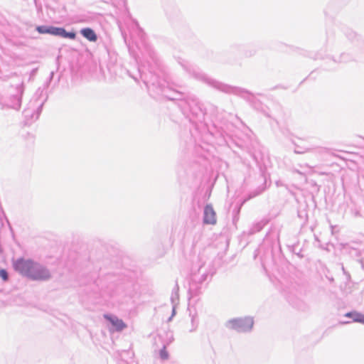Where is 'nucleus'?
<instances>
[{"label": "nucleus", "instance_id": "1", "mask_svg": "<svg viewBox=\"0 0 364 364\" xmlns=\"http://www.w3.org/2000/svg\"><path fill=\"white\" fill-rule=\"evenodd\" d=\"M14 269L32 281H48L51 278L49 269L31 259L19 257L13 260Z\"/></svg>", "mask_w": 364, "mask_h": 364}, {"label": "nucleus", "instance_id": "2", "mask_svg": "<svg viewBox=\"0 0 364 364\" xmlns=\"http://www.w3.org/2000/svg\"><path fill=\"white\" fill-rule=\"evenodd\" d=\"M23 82L17 85L14 92H11L9 96L2 98L1 101L2 109H13L18 110L21 106V97L23 93Z\"/></svg>", "mask_w": 364, "mask_h": 364}, {"label": "nucleus", "instance_id": "3", "mask_svg": "<svg viewBox=\"0 0 364 364\" xmlns=\"http://www.w3.org/2000/svg\"><path fill=\"white\" fill-rule=\"evenodd\" d=\"M254 319L252 316L239 317L229 319L225 327L238 333H248L252 330Z\"/></svg>", "mask_w": 364, "mask_h": 364}, {"label": "nucleus", "instance_id": "4", "mask_svg": "<svg viewBox=\"0 0 364 364\" xmlns=\"http://www.w3.org/2000/svg\"><path fill=\"white\" fill-rule=\"evenodd\" d=\"M36 31L41 34H50L70 39H75L76 36L75 32H67L63 28L52 26H38L36 27Z\"/></svg>", "mask_w": 364, "mask_h": 364}, {"label": "nucleus", "instance_id": "5", "mask_svg": "<svg viewBox=\"0 0 364 364\" xmlns=\"http://www.w3.org/2000/svg\"><path fill=\"white\" fill-rule=\"evenodd\" d=\"M281 284H282V291H283V294L284 295V296L286 297L287 301L292 306L294 305V298L291 296V295L294 296V290H295V287H294V284L292 282H291L290 283L289 282L288 280H287L286 279H284L282 282H281Z\"/></svg>", "mask_w": 364, "mask_h": 364}, {"label": "nucleus", "instance_id": "6", "mask_svg": "<svg viewBox=\"0 0 364 364\" xmlns=\"http://www.w3.org/2000/svg\"><path fill=\"white\" fill-rule=\"evenodd\" d=\"M203 223L205 225H215L217 223L216 213L211 204H207L203 208Z\"/></svg>", "mask_w": 364, "mask_h": 364}, {"label": "nucleus", "instance_id": "7", "mask_svg": "<svg viewBox=\"0 0 364 364\" xmlns=\"http://www.w3.org/2000/svg\"><path fill=\"white\" fill-rule=\"evenodd\" d=\"M197 279V277L191 276L188 288L189 299H193L201 294L202 284Z\"/></svg>", "mask_w": 364, "mask_h": 364}, {"label": "nucleus", "instance_id": "8", "mask_svg": "<svg viewBox=\"0 0 364 364\" xmlns=\"http://www.w3.org/2000/svg\"><path fill=\"white\" fill-rule=\"evenodd\" d=\"M257 166L259 169L262 177L264 179V183H267V180L269 179V168L271 167V161H255Z\"/></svg>", "mask_w": 364, "mask_h": 364}, {"label": "nucleus", "instance_id": "9", "mask_svg": "<svg viewBox=\"0 0 364 364\" xmlns=\"http://www.w3.org/2000/svg\"><path fill=\"white\" fill-rule=\"evenodd\" d=\"M105 318L110 322L116 331H122L126 324L122 319H119L117 316L112 315H105Z\"/></svg>", "mask_w": 364, "mask_h": 364}, {"label": "nucleus", "instance_id": "10", "mask_svg": "<svg viewBox=\"0 0 364 364\" xmlns=\"http://www.w3.org/2000/svg\"><path fill=\"white\" fill-rule=\"evenodd\" d=\"M191 276L197 277L198 282L203 284V283L207 279L208 274L206 270H203V266L200 265L198 269V272H195L192 270Z\"/></svg>", "mask_w": 364, "mask_h": 364}, {"label": "nucleus", "instance_id": "11", "mask_svg": "<svg viewBox=\"0 0 364 364\" xmlns=\"http://www.w3.org/2000/svg\"><path fill=\"white\" fill-rule=\"evenodd\" d=\"M81 34L90 41H97V35L94 32V31L90 28H82L80 31Z\"/></svg>", "mask_w": 364, "mask_h": 364}, {"label": "nucleus", "instance_id": "12", "mask_svg": "<svg viewBox=\"0 0 364 364\" xmlns=\"http://www.w3.org/2000/svg\"><path fill=\"white\" fill-rule=\"evenodd\" d=\"M178 291H179V287H178V283L176 282L175 284V287H173V289L172 290L171 296V301L172 305H177L178 304V301H179Z\"/></svg>", "mask_w": 364, "mask_h": 364}, {"label": "nucleus", "instance_id": "13", "mask_svg": "<svg viewBox=\"0 0 364 364\" xmlns=\"http://www.w3.org/2000/svg\"><path fill=\"white\" fill-rule=\"evenodd\" d=\"M267 224V222L264 220H261L259 222H257L255 223L252 228L250 229V233L255 234L256 232H259L262 230V228L264 227V225Z\"/></svg>", "mask_w": 364, "mask_h": 364}, {"label": "nucleus", "instance_id": "14", "mask_svg": "<svg viewBox=\"0 0 364 364\" xmlns=\"http://www.w3.org/2000/svg\"><path fill=\"white\" fill-rule=\"evenodd\" d=\"M352 315H355L354 321L364 323V316H363L358 313L349 312L346 314V316H351Z\"/></svg>", "mask_w": 364, "mask_h": 364}, {"label": "nucleus", "instance_id": "15", "mask_svg": "<svg viewBox=\"0 0 364 364\" xmlns=\"http://www.w3.org/2000/svg\"><path fill=\"white\" fill-rule=\"evenodd\" d=\"M159 357L162 360H165L168 358V353L166 350V346H164L163 348L159 350Z\"/></svg>", "mask_w": 364, "mask_h": 364}, {"label": "nucleus", "instance_id": "16", "mask_svg": "<svg viewBox=\"0 0 364 364\" xmlns=\"http://www.w3.org/2000/svg\"><path fill=\"white\" fill-rule=\"evenodd\" d=\"M0 277L3 281L7 282L9 279V273L5 269H0Z\"/></svg>", "mask_w": 364, "mask_h": 364}, {"label": "nucleus", "instance_id": "17", "mask_svg": "<svg viewBox=\"0 0 364 364\" xmlns=\"http://www.w3.org/2000/svg\"><path fill=\"white\" fill-rule=\"evenodd\" d=\"M266 187H259L257 190H255L253 193H250V198L255 197L259 194H261L264 190Z\"/></svg>", "mask_w": 364, "mask_h": 364}, {"label": "nucleus", "instance_id": "18", "mask_svg": "<svg viewBox=\"0 0 364 364\" xmlns=\"http://www.w3.org/2000/svg\"><path fill=\"white\" fill-rule=\"evenodd\" d=\"M190 316H191V323L192 326L193 327V329L191 330V331H195L198 326V322H196V315L192 314L191 311H190Z\"/></svg>", "mask_w": 364, "mask_h": 364}, {"label": "nucleus", "instance_id": "19", "mask_svg": "<svg viewBox=\"0 0 364 364\" xmlns=\"http://www.w3.org/2000/svg\"><path fill=\"white\" fill-rule=\"evenodd\" d=\"M276 186H277V187H279V186H285V187H286V188H287V190L291 193V194L294 195V191H293L292 190L289 189V187H288L287 185L284 184V183H283V182H282V181H276Z\"/></svg>", "mask_w": 364, "mask_h": 364}, {"label": "nucleus", "instance_id": "20", "mask_svg": "<svg viewBox=\"0 0 364 364\" xmlns=\"http://www.w3.org/2000/svg\"><path fill=\"white\" fill-rule=\"evenodd\" d=\"M196 77L201 79V80H205V76L203 74L199 73L198 75H196Z\"/></svg>", "mask_w": 364, "mask_h": 364}, {"label": "nucleus", "instance_id": "21", "mask_svg": "<svg viewBox=\"0 0 364 364\" xmlns=\"http://www.w3.org/2000/svg\"><path fill=\"white\" fill-rule=\"evenodd\" d=\"M176 305H173L172 316L176 314Z\"/></svg>", "mask_w": 364, "mask_h": 364}, {"label": "nucleus", "instance_id": "22", "mask_svg": "<svg viewBox=\"0 0 364 364\" xmlns=\"http://www.w3.org/2000/svg\"><path fill=\"white\" fill-rule=\"evenodd\" d=\"M350 318H352L353 320L354 321V318H355V315H352L351 316H349Z\"/></svg>", "mask_w": 364, "mask_h": 364}]
</instances>
